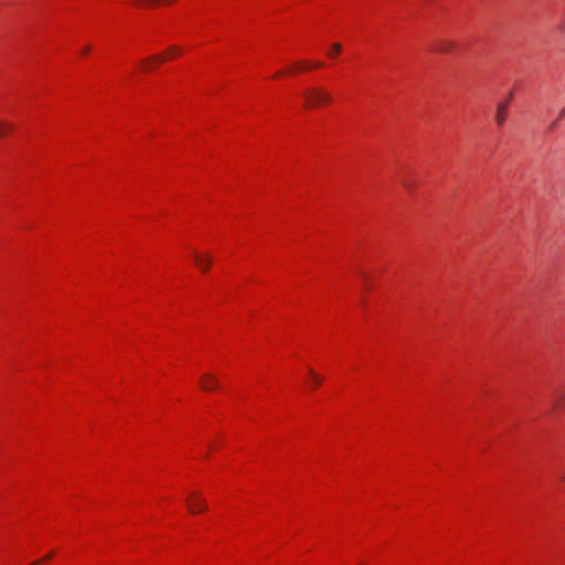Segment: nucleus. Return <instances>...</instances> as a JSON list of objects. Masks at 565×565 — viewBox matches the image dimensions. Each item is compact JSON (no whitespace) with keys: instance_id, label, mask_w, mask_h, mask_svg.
I'll list each match as a JSON object with an SVG mask.
<instances>
[{"instance_id":"obj_4","label":"nucleus","mask_w":565,"mask_h":565,"mask_svg":"<svg viewBox=\"0 0 565 565\" xmlns=\"http://www.w3.org/2000/svg\"><path fill=\"white\" fill-rule=\"evenodd\" d=\"M509 102H501L497 105L495 122L498 127H502L508 117Z\"/></svg>"},{"instance_id":"obj_1","label":"nucleus","mask_w":565,"mask_h":565,"mask_svg":"<svg viewBox=\"0 0 565 565\" xmlns=\"http://www.w3.org/2000/svg\"><path fill=\"white\" fill-rule=\"evenodd\" d=\"M306 106L309 108L332 102V96L321 87H310L303 92Z\"/></svg>"},{"instance_id":"obj_14","label":"nucleus","mask_w":565,"mask_h":565,"mask_svg":"<svg viewBox=\"0 0 565 565\" xmlns=\"http://www.w3.org/2000/svg\"><path fill=\"white\" fill-rule=\"evenodd\" d=\"M168 52L172 55H179L181 54V49L180 47H177V46H172L168 50Z\"/></svg>"},{"instance_id":"obj_16","label":"nucleus","mask_w":565,"mask_h":565,"mask_svg":"<svg viewBox=\"0 0 565 565\" xmlns=\"http://www.w3.org/2000/svg\"><path fill=\"white\" fill-rule=\"evenodd\" d=\"M53 556V553L46 554V556L43 557L42 561H47Z\"/></svg>"},{"instance_id":"obj_17","label":"nucleus","mask_w":565,"mask_h":565,"mask_svg":"<svg viewBox=\"0 0 565 565\" xmlns=\"http://www.w3.org/2000/svg\"><path fill=\"white\" fill-rule=\"evenodd\" d=\"M512 98H513V93L510 92L509 95H508V99L505 102L510 103Z\"/></svg>"},{"instance_id":"obj_19","label":"nucleus","mask_w":565,"mask_h":565,"mask_svg":"<svg viewBox=\"0 0 565 565\" xmlns=\"http://www.w3.org/2000/svg\"><path fill=\"white\" fill-rule=\"evenodd\" d=\"M322 64L320 62H316L315 64L311 65V67H320Z\"/></svg>"},{"instance_id":"obj_5","label":"nucleus","mask_w":565,"mask_h":565,"mask_svg":"<svg viewBox=\"0 0 565 565\" xmlns=\"http://www.w3.org/2000/svg\"><path fill=\"white\" fill-rule=\"evenodd\" d=\"M456 42L452 40L440 39L435 43L433 50L438 53H449L456 47Z\"/></svg>"},{"instance_id":"obj_13","label":"nucleus","mask_w":565,"mask_h":565,"mask_svg":"<svg viewBox=\"0 0 565 565\" xmlns=\"http://www.w3.org/2000/svg\"><path fill=\"white\" fill-rule=\"evenodd\" d=\"M563 403H565V393L555 397V406H561Z\"/></svg>"},{"instance_id":"obj_12","label":"nucleus","mask_w":565,"mask_h":565,"mask_svg":"<svg viewBox=\"0 0 565 565\" xmlns=\"http://www.w3.org/2000/svg\"><path fill=\"white\" fill-rule=\"evenodd\" d=\"M402 183H403V186H404L407 191H409V192H412V191H413V189H414V186H415V185H414V183H413L412 181L407 180V179L402 180Z\"/></svg>"},{"instance_id":"obj_3","label":"nucleus","mask_w":565,"mask_h":565,"mask_svg":"<svg viewBox=\"0 0 565 565\" xmlns=\"http://www.w3.org/2000/svg\"><path fill=\"white\" fill-rule=\"evenodd\" d=\"M200 385L204 391H213L220 386V382L215 375L205 373L200 380Z\"/></svg>"},{"instance_id":"obj_18","label":"nucleus","mask_w":565,"mask_h":565,"mask_svg":"<svg viewBox=\"0 0 565 565\" xmlns=\"http://www.w3.org/2000/svg\"><path fill=\"white\" fill-rule=\"evenodd\" d=\"M361 276H362V278H363L365 281H367L369 277H367L366 273H361Z\"/></svg>"},{"instance_id":"obj_9","label":"nucleus","mask_w":565,"mask_h":565,"mask_svg":"<svg viewBox=\"0 0 565 565\" xmlns=\"http://www.w3.org/2000/svg\"><path fill=\"white\" fill-rule=\"evenodd\" d=\"M341 49H342V47H341V44H339V43H334V44H332V46H331V52H330V54H329V55H330L331 57L337 56V55L341 52Z\"/></svg>"},{"instance_id":"obj_7","label":"nucleus","mask_w":565,"mask_h":565,"mask_svg":"<svg viewBox=\"0 0 565 565\" xmlns=\"http://www.w3.org/2000/svg\"><path fill=\"white\" fill-rule=\"evenodd\" d=\"M151 61L163 62V61H164V57H163L162 55H156V56H152V57H150L148 61L142 62V63H141V67H142L143 70H150V68H151V66H150V62H151Z\"/></svg>"},{"instance_id":"obj_6","label":"nucleus","mask_w":565,"mask_h":565,"mask_svg":"<svg viewBox=\"0 0 565 565\" xmlns=\"http://www.w3.org/2000/svg\"><path fill=\"white\" fill-rule=\"evenodd\" d=\"M193 258L196 267L203 273H205L211 267L213 262V259L210 256H203L198 253L193 254Z\"/></svg>"},{"instance_id":"obj_15","label":"nucleus","mask_w":565,"mask_h":565,"mask_svg":"<svg viewBox=\"0 0 565 565\" xmlns=\"http://www.w3.org/2000/svg\"><path fill=\"white\" fill-rule=\"evenodd\" d=\"M558 30L565 34V14L563 15L559 24H558Z\"/></svg>"},{"instance_id":"obj_8","label":"nucleus","mask_w":565,"mask_h":565,"mask_svg":"<svg viewBox=\"0 0 565 565\" xmlns=\"http://www.w3.org/2000/svg\"><path fill=\"white\" fill-rule=\"evenodd\" d=\"M13 129L12 125L0 120V137Z\"/></svg>"},{"instance_id":"obj_20","label":"nucleus","mask_w":565,"mask_h":565,"mask_svg":"<svg viewBox=\"0 0 565 565\" xmlns=\"http://www.w3.org/2000/svg\"><path fill=\"white\" fill-rule=\"evenodd\" d=\"M297 68L300 71V70H303L306 67L302 64H297Z\"/></svg>"},{"instance_id":"obj_10","label":"nucleus","mask_w":565,"mask_h":565,"mask_svg":"<svg viewBox=\"0 0 565 565\" xmlns=\"http://www.w3.org/2000/svg\"><path fill=\"white\" fill-rule=\"evenodd\" d=\"M565 119V106H563L557 115L555 122L552 124L551 129H554L558 120Z\"/></svg>"},{"instance_id":"obj_21","label":"nucleus","mask_w":565,"mask_h":565,"mask_svg":"<svg viewBox=\"0 0 565 565\" xmlns=\"http://www.w3.org/2000/svg\"><path fill=\"white\" fill-rule=\"evenodd\" d=\"M89 50H90V46L87 45V46L84 47L83 51H84V53H87Z\"/></svg>"},{"instance_id":"obj_11","label":"nucleus","mask_w":565,"mask_h":565,"mask_svg":"<svg viewBox=\"0 0 565 565\" xmlns=\"http://www.w3.org/2000/svg\"><path fill=\"white\" fill-rule=\"evenodd\" d=\"M309 373H310V375H311V377H312V381H313V383H315L316 385H319V384H321V383H322V381H323V377H322V376H320V375L316 374L311 369L309 370Z\"/></svg>"},{"instance_id":"obj_22","label":"nucleus","mask_w":565,"mask_h":565,"mask_svg":"<svg viewBox=\"0 0 565 565\" xmlns=\"http://www.w3.org/2000/svg\"><path fill=\"white\" fill-rule=\"evenodd\" d=\"M41 562H43V561L42 559L41 561H35L31 565H39Z\"/></svg>"},{"instance_id":"obj_2","label":"nucleus","mask_w":565,"mask_h":565,"mask_svg":"<svg viewBox=\"0 0 565 565\" xmlns=\"http://www.w3.org/2000/svg\"><path fill=\"white\" fill-rule=\"evenodd\" d=\"M186 505L191 513L203 512L207 509L206 501L195 492L190 493L189 498L186 499Z\"/></svg>"}]
</instances>
